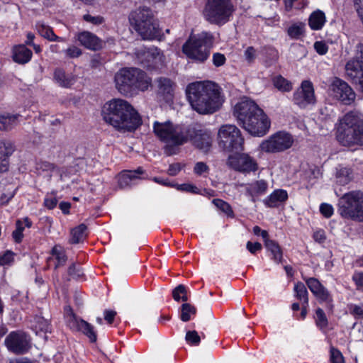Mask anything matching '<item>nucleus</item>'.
<instances>
[{
	"instance_id": "nucleus-1",
	"label": "nucleus",
	"mask_w": 363,
	"mask_h": 363,
	"mask_svg": "<svg viewBox=\"0 0 363 363\" xmlns=\"http://www.w3.org/2000/svg\"><path fill=\"white\" fill-rule=\"evenodd\" d=\"M186 93L192 108L203 115L218 111L225 100L221 88L210 81L191 83L188 85Z\"/></svg>"
},
{
	"instance_id": "nucleus-2",
	"label": "nucleus",
	"mask_w": 363,
	"mask_h": 363,
	"mask_svg": "<svg viewBox=\"0 0 363 363\" xmlns=\"http://www.w3.org/2000/svg\"><path fill=\"white\" fill-rule=\"evenodd\" d=\"M101 114L106 123L123 133L134 131L142 123L138 111L129 102L121 99L106 102Z\"/></svg>"
},
{
	"instance_id": "nucleus-3",
	"label": "nucleus",
	"mask_w": 363,
	"mask_h": 363,
	"mask_svg": "<svg viewBox=\"0 0 363 363\" xmlns=\"http://www.w3.org/2000/svg\"><path fill=\"white\" fill-rule=\"evenodd\" d=\"M116 89L123 95L128 96L140 90L146 91L151 86L152 80L147 74L136 67L120 69L114 76Z\"/></svg>"
},
{
	"instance_id": "nucleus-4",
	"label": "nucleus",
	"mask_w": 363,
	"mask_h": 363,
	"mask_svg": "<svg viewBox=\"0 0 363 363\" xmlns=\"http://www.w3.org/2000/svg\"><path fill=\"white\" fill-rule=\"evenodd\" d=\"M337 139L344 146L363 145V118L356 112H349L340 120Z\"/></svg>"
},
{
	"instance_id": "nucleus-5",
	"label": "nucleus",
	"mask_w": 363,
	"mask_h": 363,
	"mask_svg": "<svg viewBox=\"0 0 363 363\" xmlns=\"http://www.w3.org/2000/svg\"><path fill=\"white\" fill-rule=\"evenodd\" d=\"M186 128L174 125L170 121L160 123L155 121L153 125L155 134L160 140L166 143L164 152L167 155L177 154L178 147L186 143Z\"/></svg>"
},
{
	"instance_id": "nucleus-6",
	"label": "nucleus",
	"mask_w": 363,
	"mask_h": 363,
	"mask_svg": "<svg viewBox=\"0 0 363 363\" xmlns=\"http://www.w3.org/2000/svg\"><path fill=\"white\" fill-rule=\"evenodd\" d=\"M129 21L135 31L143 40H153L160 37V30L152 11L143 7L130 13Z\"/></svg>"
},
{
	"instance_id": "nucleus-7",
	"label": "nucleus",
	"mask_w": 363,
	"mask_h": 363,
	"mask_svg": "<svg viewBox=\"0 0 363 363\" xmlns=\"http://www.w3.org/2000/svg\"><path fill=\"white\" fill-rule=\"evenodd\" d=\"M337 212L343 218L363 222V192L352 191L338 200Z\"/></svg>"
},
{
	"instance_id": "nucleus-8",
	"label": "nucleus",
	"mask_w": 363,
	"mask_h": 363,
	"mask_svg": "<svg viewBox=\"0 0 363 363\" xmlns=\"http://www.w3.org/2000/svg\"><path fill=\"white\" fill-rule=\"evenodd\" d=\"M212 45V35L208 33H201L196 36H191L184 44L182 51L189 58L203 62L209 57Z\"/></svg>"
},
{
	"instance_id": "nucleus-9",
	"label": "nucleus",
	"mask_w": 363,
	"mask_h": 363,
	"mask_svg": "<svg viewBox=\"0 0 363 363\" xmlns=\"http://www.w3.org/2000/svg\"><path fill=\"white\" fill-rule=\"evenodd\" d=\"M233 11L231 0H207L203 15L210 23L220 26L229 21Z\"/></svg>"
},
{
	"instance_id": "nucleus-10",
	"label": "nucleus",
	"mask_w": 363,
	"mask_h": 363,
	"mask_svg": "<svg viewBox=\"0 0 363 363\" xmlns=\"http://www.w3.org/2000/svg\"><path fill=\"white\" fill-rule=\"evenodd\" d=\"M218 136L219 145L225 150L235 152L243 150L244 138L240 130L235 125L225 124L221 125Z\"/></svg>"
},
{
	"instance_id": "nucleus-11",
	"label": "nucleus",
	"mask_w": 363,
	"mask_h": 363,
	"mask_svg": "<svg viewBox=\"0 0 363 363\" xmlns=\"http://www.w3.org/2000/svg\"><path fill=\"white\" fill-rule=\"evenodd\" d=\"M294 137L286 131H278L263 140L259 146L262 152L279 153L289 149L294 143Z\"/></svg>"
},
{
	"instance_id": "nucleus-12",
	"label": "nucleus",
	"mask_w": 363,
	"mask_h": 363,
	"mask_svg": "<svg viewBox=\"0 0 363 363\" xmlns=\"http://www.w3.org/2000/svg\"><path fill=\"white\" fill-rule=\"evenodd\" d=\"M65 318L67 325L73 331L81 332L86 335L91 342H96L97 335L94 326L88 322L77 317L70 306L65 308Z\"/></svg>"
},
{
	"instance_id": "nucleus-13",
	"label": "nucleus",
	"mask_w": 363,
	"mask_h": 363,
	"mask_svg": "<svg viewBox=\"0 0 363 363\" xmlns=\"http://www.w3.org/2000/svg\"><path fill=\"white\" fill-rule=\"evenodd\" d=\"M186 143L190 140L198 149L207 152L211 145L212 138L210 133L201 128L199 125H191L186 128Z\"/></svg>"
},
{
	"instance_id": "nucleus-14",
	"label": "nucleus",
	"mask_w": 363,
	"mask_h": 363,
	"mask_svg": "<svg viewBox=\"0 0 363 363\" xmlns=\"http://www.w3.org/2000/svg\"><path fill=\"white\" fill-rule=\"evenodd\" d=\"M8 350L15 354H23L31 347L30 339L24 332L13 331L5 338Z\"/></svg>"
},
{
	"instance_id": "nucleus-15",
	"label": "nucleus",
	"mask_w": 363,
	"mask_h": 363,
	"mask_svg": "<svg viewBox=\"0 0 363 363\" xmlns=\"http://www.w3.org/2000/svg\"><path fill=\"white\" fill-rule=\"evenodd\" d=\"M242 126L251 135L262 137L269 131L270 121L261 108V114L258 113V116L254 114L250 119L245 121Z\"/></svg>"
},
{
	"instance_id": "nucleus-16",
	"label": "nucleus",
	"mask_w": 363,
	"mask_h": 363,
	"mask_svg": "<svg viewBox=\"0 0 363 363\" xmlns=\"http://www.w3.org/2000/svg\"><path fill=\"white\" fill-rule=\"evenodd\" d=\"M227 165L242 173H250L257 169L255 160L247 154L230 155L227 160Z\"/></svg>"
},
{
	"instance_id": "nucleus-17",
	"label": "nucleus",
	"mask_w": 363,
	"mask_h": 363,
	"mask_svg": "<svg viewBox=\"0 0 363 363\" xmlns=\"http://www.w3.org/2000/svg\"><path fill=\"white\" fill-rule=\"evenodd\" d=\"M261 114V108L252 100L243 98L234 107L233 114L237 118L240 125H242L254 114Z\"/></svg>"
},
{
	"instance_id": "nucleus-18",
	"label": "nucleus",
	"mask_w": 363,
	"mask_h": 363,
	"mask_svg": "<svg viewBox=\"0 0 363 363\" xmlns=\"http://www.w3.org/2000/svg\"><path fill=\"white\" fill-rule=\"evenodd\" d=\"M330 89L333 97L344 104H350L355 99L356 95L352 89L340 79L335 78Z\"/></svg>"
},
{
	"instance_id": "nucleus-19",
	"label": "nucleus",
	"mask_w": 363,
	"mask_h": 363,
	"mask_svg": "<svg viewBox=\"0 0 363 363\" xmlns=\"http://www.w3.org/2000/svg\"><path fill=\"white\" fill-rule=\"evenodd\" d=\"M293 101L300 107H306L308 104H315V97L312 82L303 81L301 88L294 92Z\"/></svg>"
},
{
	"instance_id": "nucleus-20",
	"label": "nucleus",
	"mask_w": 363,
	"mask_h": 363,
	"mask_svg": "<svg viewBox=\"0 0 363 363\" xmlns=\"http://www.w3.org/2000/svg\"><path fill=\"white\" fill-rule=\"evenodd\" d=\"M345 70L347 75L357 86V89L363 92V51L359 57L350 60L346 64Z\"/></svg>"
},
{
	"instance_id": "nucleus-21",
	"label": "nucleus",
	"mask_w": 363,
	"mask_h": 363,
	"mask_svg": "<svg viewBox=\"0 0 363 363\" xmlns=\"http://www.w3.org/2000/svg\"><path fill=\"white\" fill-rule=\"evenodd\" d=\"M136 54L139 58L144 57L147 60V66L157 67L162 65L164 62L163 53L156 47L139 50Z\"/></svg>"
},
{
	"instance_id": "nucleus-22",
	"label": "nucleus",
	"mask_w": 363,
	"mask_h": 363,
	"mask_svg": "<svg viewBox=\"0 0 363 363\" xmlns=\"http://www.w3.org/2000/svg\"><path fill=\"white\" fill-rule=\"evenodd\" d=\"M77 40L82 45L92 50L101 49L104 44L97 36L88 31L78 33Z\"/></svg>"
},
{
	"instance_id": "nucleus-23",
	"label": "nucleus",
	"mask_w": 363,
	"mask_h": 363,
	"mask_svg": "<svg viewBox=\"0 0 363 363\" xmlns=\"http://www.w3.org/2000/svg\"><path fill=\"white\" fill-rule=\"evenodd\" d=\"M144 170L138 167L135 170H125L118 176V186L121 189H125L135 184V181L140 179L139 174H143Z\"/></svg>"
},
{
	"instance_id": "nucleus-24",
	"label": "nucleus",
	"mask_w": 363,
	"mask_h": 363,
	"mask_svg": "<svg viewBox=\"0 0 363 363\" xmlns=\"http://www.w3.org/2000/svg\"><path fill=\"white\" fill-rule=\"evenodd\" d=\"M14 151L13 144L9 140H0V172H4L9 168V157Z\"/></svg>"
},
{
	"instance_id": "nucleus-25",
	"label": "nucleus",
	"mask_w": 363,
	"mask_h": 363,
	"mask_svg": "<svg viewBox=\"0 0 363 363\" xmlns=\"http://www.w3.org/2000/svg\"><path fill=\"white\" fill-rule=\"evenodd\" d=\"M158 94L166 101H172L174 96V83L168 78L160 77L157 79Z\"/></svg>"
},
{
	"instance_id": "nucleus-26",
	"label": "nucleus",
	"mask_w": 363,
	"mask_h": 363,
	"mask_svg": "<svg viewBox=\"0 0 363 363\" xmlns=\"http://www.w3.org/2000/svg\"><path fill=\"white\" fill-rule=\"evenodd\" d=\"M262 239L265 247L272 253L274 261L276 262H281L283 255L279 245L275 240L269 239L267 231L262 232Z\"/></svg>"
},
{
	"instance_id": "nucleus-27",
	"label": "nucleus",
	"mask_w": 363,
	"mask_h": 363,
	"mask_svg": "<svg viewBox=\"0 0 363 363\" xmlns=\"http://www.w3.org/2000/svg\"><path fill=\"white\" fill-rule=\"evenodd\" d=\"M288 199L286 191L277 189L264 200V204L269 208H275L285 202Z\"/></svg>"
},
{
	"instance_id": "nucleus-28",
	"label": "nucleus",
	"mask_w": 363,
	"mask_h": 363,
	"mask_svg": "<svg viewBox=\"0 0 363 363\" xmlns=\"http://www.w3.org/2000/svg\"><path fill=\"white\" fill-rule=\"evenodd\" d=\"M54 79L59 86L65 88L70 87L76 81V78L72 74L66 73L60 68L55 69Z\"/></svg>"
},
{
	"instance_id": "nucleus-29",
	"label": "nucleus",
	"mask_w": 363,
	"mask_h": 363,
	"mask_svg": "<svg viewBox=\"0 0 363 363\" xmlns=\"http://www.w3.org/2000/svg\"><path fill=\"white\" fill-rule=\"evenodd\" d=\"M267 182L261 179L248 184L246 188V191L252 198V201L255 202V197L264 194L267 191Z\"/></svg>"
},
{
	"instance_id": "nucleus-30",
	"label": "nucleus",
	"mask_w": 363,
	"mask_h": 363,
	"mask_svg": "<svg viewBox=\"0 0 363 363\" xmlns=\"http://www.w3.org/2000/svg\"><path fill=\"white\" fill-rule=\"evenodd\" d=\"M32 57V52L24 45L16 46L13 49V60L20 64L28 62Z\"/></svg>"
},
{
	"instance_id": "nucleus-31",
	"label": "nucleus",
	"mask_w": 363,
	"mask_h": 363,
	"mask_svg": "<svg viewBox=\"0 0 363 363\" xmlns=\"http://www.w3.org/2000/svg\"><path fill=\"white\" fill-rule=\"evenodd\" d=\"M36 29L38 33L43 37L44 38L50 40V41H57V42H64L65 40L63 38L58 37L56 35L52 28L50 26L38 22L35 25Z\"/></svg>"
},
{
	"instance_id": "nucleus-32",
	"label": "nucleus",
	"mask_w": 363,
	"mask_h": 363,
	"mask_svg": "<svg viewBox=\"0 0 363 363\" xmlns=\"http://www.w3.org/2000/svg\"><path fill=\"white\" fill-rule=\"evenodd\" d=\"M19 114L0 113V130H9L18 123Z\"/></svg>"
},
{
	"instance_id": "nucleus-33",
	"label": "nucleus",
	"mask_w": 363,
	"mask_h": 363,
	"mask_svg": "<svg viewBox=\"0 0 363 363\" xmlns=\"http://www.w3.org/2000/svg\"><path fill=\"white\" fill-rule=\"evenodd\" d=\"M352 171L351 169L339 167L337 168L335 174L337 184L344 186L347 184L352 179Z\"/></svg>"
},
{
	"instance_id": "nucleus-34",
	"label": "nucleus",
	"mask_w": 363,
	"mask_h": 363,
	"mask_svg": "<svg viewBox=\"0 0 363 363\" xmlns=\"http://www.w3.org/2000/svg\"><path fill=\"white\" fill-rule=\"evenodd\" d=\"M325 22V13L319 10L312 13L309 18V26L313 30L321 29Z\"/></svg>"
},
{
	"instance_id": "nucleus-35",
	"label": "nucleus",
	"mask_w": 363,
	"mask_h": 363,
	"mask_svg": "<svg viewBox=\"0 0 363 363\" xmlns=\"http://www.w3.org/2000/svg\"><path fill=\"white\" fill-rule=\"evenodd\" d=\"M295 296L305 306H308V293L303 283L298 282L294 286Z\"/></svg>"
},
{
	"instance_id": "nucleus-36",
	"label": "nucleus",
	"mask_w": 363,
	"mask_h": 363,
	"mask_svg": "<svg viewBox=\"0 0 363 363\" xmlns=\"http://www.w3.org/2000/svg\"><path fill=\"white\" fill-rule=\"evenodd\" d=\"M86 226L84 224H80L71 231L70 242L77 244L83 241L86 238Z\"/></svg>"
},
{
	"instance_id": "nucleus-37",
	"label": "nucleus",
	"mask_w": 363,
	"mask_h": 363,
	"mask_svg": "<svg viewBox=\"0 0 363 363\" xmlns=\"http://www.w3.org/2000/svg\"><path fill=\"white\" fill-rule=\"evenodd\" d=\"M274 86L280 91H290L292 89L291 82L283 77L281 75H277L272 79Z\"/></svg>"
},
{
	"instance_id": "nucleus-38",
	"label": "nucleus",
	"mask_w": 363,
	"mask_h": 363,
	"mask_svg": "<svg viewBox=\"0 0 363 363\" xmlns=\"http://www.w3.org/2000/svg\"><path fill=\"white\" fill-rule=\"evenodd\" d=\"M196 313V308L190 303H183L181 306V320L184 322H187L191 319V315Z\"/></svg>"
},
{
	"instance_id": "nucleus-39",
	"label": "nucleus",
	"mask_w": 363,
	"mask_h": 363,
	"mask_svg": "<svg viewBox=\"0 0 363 363\" xmlns=\"http://www.w3.org/2000/svg\"><path fill=\"white\" fill-rule=\"evenodd\" d=\"M305 25L302 23H294L289 27L287 33L292 38H299L304 33Z\"/></svg>"
},
{
	"instance_id": "nucleus-40",
	"label": "nucleus",
	"mask_w": 363,
	"mask_h": 363,
	"mask_svg": "<svg viewBox=\"0 0 363 363\" xmlns=\"http://www.w3.org/2000/svg\"><path fill=\"white\" fill-rule=\"evenodd\" d=\"M172 296L173 298L176 301H179L182 300V301H187V290L184 285L179 284L178 285L173 291H172Z\"/></svg>"
},
{
	"instance_id": "nucleus-41",
	"label": "nucleus",
	"mask_w": 363,
	"mask_h": 363,
	"mask_svg": "<svg viewBox=\"0 0 363 363\" xmlns=\"http://www.w3.org/2000/svg\"><path fill=\"white\" fill-rule=\"evenodd\" d=\"M35 323L36 330L44 333H51V325L49 320L41 316H37L35 318Z\"/></svg>"
},
{
	"instance_id": "nucleus-42",
	"label": "nucleus",
	"mask_w": 363,
	"mask_h": 363,
	"mask_svg": "<svg viewBox=\"0 0 363 363\" xmlns=\"http://www.w3.org/2000/svg\"><path fill=\"white\" fill-rule=\"evenodd\" d=\"M67 274L69 276V278L67 279L68 281L72 279L78 280V279L82 278L84 276V272H83L82 268L80 267V266L77 265L74 263L72 264L69 267Z\"/></svg>"
},
{
	"instance_id": "nucleus-43",
	"label": "nucleus",
	"mask_w": 363,
	"mask_h": 363,
	"mask_svg": "<svg viewBox=\"0 0 363 363\" xmlns=\"http://www.w3.org/2000/svg\"><path fill=\"white\" fill-rule=\"evenodd\" d=\"M52 255L55 257L57 262L55 267L62 266L65 264L67 258L61 247L55 246L52 250Z\"/></svg>"
},
{
	"instance_id": "nucleus-44",
	"label": "nucleus",
	"mask_w": 363,
	"mask_h": 363,
	"mask_svg": "<svg viewBox=\"0 0 363 363\" xmlns=\"http://www.w3.org/2000/svg\"><path fill=\"white\" fill-rule=\"evenodd\" d=\"M315 323L318 327L320 328H325L328 326V319L326 318V315L321 308H318L315 311Z\"/></svg>"
},
{
	"instance_id": "nucleus-45",
	"label": "nucleus",
	"mask_w": 363,
	"mask_h": 363,
	"mask_svg": "<svg viewBox=\"0 0 363 363\" xmlns=\"http://www.w3.org/2000/svg\"><path fill=\"white\" fill-rule=\"evenodd\" d=\"M306 282L308 287L314 295L317 294L320 290H322L325 288L315 278L306 279Z\"/></svg>"
},
{
	"instance_id": "nucleus-46",
	"label": "nucleus",
	"mask_w": 363,
	"mask_h": 363,
	"mask_svg": "<svg viewBox=\"0 0 363 363\" xmlns=\"http://www.w3.org/2000/svg\"><path fill=\"white\" fill-rule=\"evenodd\" d=\"M213 203L220 211L226 213L228 216H233V211L230 207V206L225 201L221 199H213Z\"/></svg>"
},
{
	"instance_id": "nucleus-47",
	"label": "nucleus",
	"mask_w": 363,
	"mask_h": 363,
	"mask_svg": "<svg viewBox=\"0 0 363 363\" xmlns=\"http://www.w3.org/2000/svg\"><path fill=\"white\" fill-rule=\"evenodd\" d=\"M16 228L12 233V237L16 242H21L23 238V231L24 230V227L23 225V222L21 220H17L16 223Z\"/></svg>"
},
{
	"instance_id": "nucleus-48",
	"label": "nucleus",
	"mask_w": 363,
	"mask_h": 363,
	"mask_svg": "<svg viewBox=\"0 0 363 363\" xmlns=\"http://www.w3.org/2000/svg\"><path fill=\"white\" fill-rule=\"evenodd\" d=\"M320 302H325L326 303H330L333 301L331 295L327 289L324 288L320 290L317 294L314 295Z\"/></svg>"
},
{
	"instance_id": "nucleus-49",
	"label": "nucleus",
	"mask_w": 363,
	"mask_h": 363,
	"mask_svg": "<svg viewBox=\"0 0 363 363\" xmlns=\"http://www.w3.org/2000/svg\"><path fill=\"white\" fill-rule=\"evenodd\" d=\"M83 19L90 23L96 26L102 24L104 22V18L101 16H92L91 14H85Z\"/></svg>"
},
{
	"instance_id": "nucleus-50",
	"label": "nucleus",
	"mask_w": 363,
	"mask_h": 363,
	"mask_svg": "<svg viewBox=\"0 0 363 363\" xmlns=\"http://www.w3.org/2000/svg\"><path fill=\"white\" fill-rule=\"evenodd\" d=\"M330 362L331 363H344L341 352L333 347H330Z\"/></svg>"
},
{
	"instance_id": "nucleus-51",
	"label": "nucleus",
	"mask_w": 363,
	"mask_h": 363,
	"mask_svg": "<svg viewBox=\"0 0 363 363\" xmlns=\"http://www.w3.org/2000/svg\"><path fill=\"white\" fill-rule=\"evenodd\" d=\"M357 290L363 288V272L355 271L352 277Z\"/></svg>"
},
{
	"instance_id": "nucleus-52",
	"label": "nucleus",
	"mask_w": 363,
	"mask_h": 363,
	"mask_svg": "<svg viewBox=\"0 0 363 363\" xmlns=\"http://www.w3.org/2000/svg\"><path fill=\"white\" fill-rule=\"evenodd\" d=\"M186 340L193 345H199L201 341V338L196 330H192L186 333Z\"/></svg>"
},
{
	"instance_id": "nucleus-53",
	"label": "nucleus",
	"mask_w": 363,
	"mask_h": 363,
	"mask_svg": "<svg viewBox=\"0 0 363 363\" xmlns=\"http://www.w3.org/2000/svg\"><path fill=\"white\" fill-rule=\"evenodd\" d=\"M209 167L203 162H198L194 167V172L197 175H201L203 173H208Z\"/></svg>"
},
{
	"instance_id": "nucleus-54",
	"label": "nucleus",
	"mask_w": 363,
	"mask_h": 363,
	"mask_svg": "<svg viewBox=\"0 0 363 363\" xmlns=\"http://www.w3.org/2000/svg\"><path fill=\"white\" fill-rule=\"evenodd\" d=\"M65 52L66 56L68 57L69 58L78 57L82 54L81 49H79V48L74 46V45L68 48L67 50H65Z\"/></svg>"
},
{
	"instance_id": "nucleus-55",
	"label": "nucleus",
	"mask_w": 363,
	"mask_h": 363,
	"mask_svg": "<svg viewBox=\"0 0 363 363\" xmlns=\"http://www.w3.org/2000/svg\"><path fill=\"white\" fill-rule=\"evenodd\" d=\"M226 58L225 55L220 52H216L213 55V63L216 67H220L225 63Z\"/></svg>"
},
{
	"instance_id": "nucleus-56",
	"label": "nucleus",
	"mask_w": 363,
	"mask_h": 363,
	"mask_svg": "<svg viewBox=\"0 0 363 363\" xmlns=\"http://www.w3.org/2000/svg\"><path fill=\"white\" fill-rule=\"evenodd\" d=\"M13 260V253L11 251L7 250L4 254L0 256L1 265L9 264Z\"/></svg>"
},
{
	"instance_id": "nucleus-57",
	"label": "nucleus",
	"mask_w": 363,
	"mask_h": 363,
	"mask_svg": "<svg viewBox=\"0 0 363 363\" xmlns=\"http://www.w3.org/2000/svg\"><path fill=\"white\" fill-rule=\"evenodd\" d=\"M320 211L325 218H330L333 214V208L330 204L322 203L320 206Z\"/></svg>"
},
{
	"instance_id": "nucleus-58",
	"label": "nucleus",
	"mask_w": 363,
	"mask_h": 363,
	"mask_svg": "<svg viewBox=\"0 0 363 363\" xmlns=\"http://www.w3.org/2000/svg\"><path fill=\"white\" fill-rule=\"evenodd\" d=\"M36 168L38 170L49 172L54 169L55 165L47 161H41L37 163Z\"/></svg>"
},
{
	"instance_id": "nucleus-59",
	"label": "nucleus",
	"mask_w": 363,
	"mask_h": 363,
	"mask_svg": "<svg viewBox=\"0 0 363 363\" xmlns=\"http://www.w3.org/2000/svg\"><path fill=\"white\" fill-rule=\"evenodd\" d=\"M314 48L315 51L320 55H325L328 50V45L322 41L315 42L314 43Z\"/></svg>"
},
{
	"instance_id": "nucleus-60",
	"label": "nucleus",
	"mask_w": 363,
	"mask_h": 363,
	"mask_svg": "<svg viewBox=\"0 0 363 363\" xmlns=\"http://www.w3.org/2000/svg\"><path fill=\"white\" fill-rule=\"evenodd\" d=\"M178 189L186 191L191 192L194 194H199V189L194 185L190 184H183L179 185Z\"/></svg>"
},
{
	"instance_id": "nucleus-61",
	"label": "nucleus",
	"mask_w": 363,
	"mask_h": 363,
	"mask_svg": "<svg viewBox=\"0 0 363 363\" xmlns=\"http://www.w3.org/2000/svg\"><path fill=\"white\" fill-rule=\"evenodd\" d=\"M246 247L252 254H255L257 251H260L262 248V245L259 242H256L252 243L250 241L247 242Z\"/></svg>"
},
{
	"instance_id": "nucleus-62",
	"label": "nucleus",
	"mask_w": 363,
	"mask_h": 363,
	"mask_svg": "<svg viewBox=\"0 0 363 363\" xmlns=\"http://www.w3.org/2000/svg\"><path fill=\"white\" fill-rule=\"evenodd\" d=\"M182 169V165L179 163H174L169 165L167 173L170 176H176Z\"/></svg>"
},
{
	"instance_id": "nucleus-63",
	"label": "nucleus",
	"mask_w": 363,
	"mask_h": 363,
	"mask_svg": "<svg viewBox=\"0 0 363 363\" xmlns=\"http://www.w3.org/2000/svg\"><path fill=\"white\" fill-rule=\"evenodd\" d=\"M57 204V199L53 196H48L45 199L44 205L48 209L54 208Z\"/></svg>"
},
{
	"instance_id": "nucleus-64",
	"label": "nucleus",
	"mask_w": 363,
	"mask_h": 363,
	"mask_svg": "<svg viewBox=\"0 0 363 363\" xmlns=\"http://www.w3.org/2000/svg\"><path fill=\"white\" fill-rule=\"evenodd\" d=\"M256 56V50L253 47H248L245 51V59L249 62H252Z\"/></svg>"
}]
</instances>
